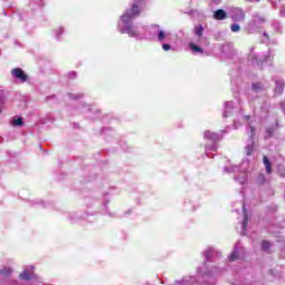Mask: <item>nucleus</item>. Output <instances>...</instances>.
<instances>
[{
    "label": "nucleus",
    "mask_w": 285,
    "mask_h": 285,
    "mask_svg": "<svg viewBox=\"0 0 285 285\" xmlns=\"http://www.w3.org/2000/svg\"><path fill=\"white\" fill-rule=\"evenodd\" d=\"M6 101V94L3 90H0V104H3Z\"/></svg>",
    "instance_id": "36"
},
{
    "label": "nucleus",
    "mask_w": 285,
    "mask_h": 285,
    "mask_svg": "<svg viewBox=\"0 0 285 285\" xmlns=\"http://www.w3.org/2000/svg\"><path fill=\"white\" fill-rule=\"evenodd\" d=\"M255 132L256 129L253 127V125L248 124L247 126V135H248V140L245 146V155L246 157H250L253 153H255Z\"/></svg>",
    "instance_id": "8"
},
{
    "label": "nucleus",
    "mask_w": 285,
    "mask_h": 285,
    "mask_svg": "<svg viewBox=\"0 0 285 285\" xmlns=\"http://www.w3.org/2000/svg\"><path fill=\"white\" fill-rule=\"evenodd\" d=\"M278 126L279 125L275 122L274 125L266 127L264 139H273V137L275 136V132L277 131Z\"/></svg>",
    "instance_id": "15"
},
{
    "label": "nucleus",
    "mask_w": 285,
    "mask_h": 285,
    "mask_svg": "<svg viewBox=\"0 0 285 285\" xmlns=\"http://www.w3.org/2000/svg\"><path fill=\"white\" fill-rule=\"evenodd\" d=\"M189 50L194 52V55H204V49L194 42H189Z\"/></svg>",
    "instance_id": "23"
},
{
    "label": "nucleus",
    "mask_w": 285,
    "mask_h": 285,
    "mask_svg": "<svg viewBox=\"0 0 285 285\" xmlns=\"http://www.w3.org/2000/svg\"><path fill=\"white\" fill-rule=\"evenodd\" d=\"M279 17H285V8L279 11Z\"/></svg>",
    "instance_id": "40"
},
{
    "label": "nucleus",
    "mask_w": 285,
    "mask_h": 285,
    "mask_svg": "<svg viewBox=\"0 0 285 285\" xmlns=\"http://www.w3.org/2000/svg\"><path fill=\"white\" fill-rule=\"evenodd\" d=\"M271 190V195H275V191H273V189H269Z\"/></svg>",
    "instance_id": "47"
},
{
    "label": "nucleus",
    "mask_w": 285,
    "mask_h": 285,
    "mask_svg": "<svg viewBox=\"0 0 285 285\" xmlns=\"http://www.w3.org/2000/svg\"><path fill=\"white\" fill-rule=\"evenodd\" d=\"M168 37H170V32L164 30L159 24H151L147 28L146 41L157 39L159 43H164Z\"/></svg>",
    "instance_id": "6"
},
{
    "label": "nucleus",
    "mask_w": 285,
    "mask_h": 285,
    "mask_svg": "<svg viewBox=\"0 0 285 285\" xmlns=\"http://www.w3.org/2000/svg\"><path fill=\"white\" fill-rule=\"evenodd\" d=\"M278 175L281 177H285V166L284 165L278 166Z\"/></svg>",
    "instance_id": "34"
},
{
    "label": "nucleus",
    "mask_w": 285,
    "mask_h": 285,
    "mask_svg": "<svg viewBox=\"0 0 285 285\" xmlns=\"http://www.w3.org/2000/svg\"><path fill=\"white\" fill-rule=\"evenodd\" d=\"M228 14L234 23L246 21V12H244V9L239 7H230L228 9Z\"/></svg>",
    "instance_id": "10"
},
{
    "label": "nucleus",
    "mask_w": 285,
    "mask_h": 285,
    "mask_svg": "<svg viewBox=\"0 0 285 285\" xmlns=\"http://www.w3.org/2000/svg\"><path fill=\"white\" fill-rule=\"evenodd\" d=\"M11 75L13 79H17L20 83H26V81H28V75L21 68L12 69Z\"/></svg>",
    "instance_id": "13"
},
{
    "label": "nucleus",
    "mask_w": 285,
    "mask_h": 285,
    "mask_svg": "<svg viewBox=\"0 0 285 285\" xmlns=\"http://www.w3.org/2000/svg\"><path fill=\"white\" fill-rule=\"evenodd\" d=\"M214 3H219L222 0H212Z\"/></svg>",
    "instance_id": "46"
},
{
    "label": "nucleus",
    "mask_w": 285,
    "mask_h": 285,
    "mask_svg": "<svg viewBox=\"0 0 285 285\" xmlns=\"http://www.w3.org/2000/svg\"><path fill=\"white\" fill-rule=\"evenodd\" d=\"M262 43H268L271 41V36H268V32H263Z\"/></svg>",
    "instance_id": "31"
},
{
    "label": "nucleus",
    "mask_w": 285,
    "mask_h": 285,
    "mask_svg": "<svg viewBox=\"0 0 285 285\" xmlns=\"http://www.w3.org/2000/svg\"><path fill=\"white\" fill-rule=\"evenodd\" d=\"M263 163H264L265 170H266L267 175H271V173H273V168H272V165H271V160L268 159L267 156L263 157Z\"/></svg>",
    "instance_id": "25"
},
{
    "label": "nucleus",
    "mask_w": 285,
    "mask_h": 285,
    "mask_svg": "<svg viewBox=\"0 0 285 285\" xmlns=\"http://www.w3.org/2000/svg\"><path fill=\"white\" fill-rule=\"evenodd\" d=\"M127 214H128V215H130V210H129V212H127Z\"/></svg>",
    "instance_id": "50"
},
{
    "label": "nucleus",
    "mask_w": 285,
    "mask_h": 285,
    "mask_svg": "<svg viewBox=\"0 0 285 285\" xmlns=\"http://www.w3.org/2000/svg\"><path fill=\"white\" fill-rule=\"evenodd\" d=\"M227 129H223L219 132L206 130L204 132V139H207L208 141L213 142L222 141L224 139V135H227Z\"/></svg>",
    "instance_id": "12"
},
{
    "label": "nucleus",
    "mask_w": 285,
    "mask_h": 285,
    "mask_svg": "<svg viewBox=\"0 0 285 285\" xmlns=\"http://www.w3.org/2000/svg\"><path fill=\"white\" fill-rule=\"evenodd\" d=\"M50 99H55V96H48V97L46 98V101H50Z\"/></svg>",
    "instance_id": "41"
},
{
    "label": "nucleus",
    "mask_w": 285,
    "mask_h": 285,
    "mask_svg": "<svg viewBox=\"0 0 285 285\" xmlns=\"http://www.w3.org/2000/svg\"><path fill=\"white\" fill-rule=\"evenodd\" d=\"M269 210H272V213H276L277 212V205H273L272 207H269Z\"/></svg>",
    "instance_id": "38"
},
{
    "label": "nucleus",
    "mask_w": 285,
    "mask_h": 285,
    "mask_svg": "<svg viewBox=\"0 0 285 285\" xmlns=\"http://www.w3.org/2000/svg\"><path fill=\"white\" fill-rule=\"evenodd\" d=\"M247 1H249L250 3H257V2H259V0H247Z\"/></svg>",
    "instance_id": "43"
},
{
    "label": "nucleus",
    "mask_w": 285,
    "mask_h": 285,
    "mask_svg": "<svg viewBox=\"0 0 285 285\" xmlns=\"http://www.w3.org/2000/svg\"><path fill=\"white\" fill-rule=\"evenodd\" d=\"M245 119H250V116H245Z\"/></svg>",
    "instance_id": "48"
},
{
    "label": "nucleus",
    "mask_w": 285,
    "mask_h": 285,
    "mask_svg": "<svg viewBox=\"0 0 285 285\" xmlns=\"http://www.w3.org/2000/svg\"><path fill=\"white\" fill-rule=\"evenodd\" d=\"M264 23H266V19L258 13H255L247 24V30L250 32V35H254V32H257V30H259Z\"/></svg>",
    "instance_id": "9"
},
{
    "label": "nucleus",
    "mask_w": 285,
    "mask_h": 285,
    "mask_svg": "<svg viewBox=\"0 0 285 285\" xmlns=\"http://www.w3.org/2000/svg\"><path fill=\"white\" fill-rule=\"evenodd\" d=\"M244 219L242 222V235H246L248 228V209H246V203H243Z\"/></svg>",
    "instance_id": "16"
},
{
    "label": "nucleus",
    "mask_w": 285,
    "mask_h": 285,
    "mask_svg": "<svg viewBox=\"0 0 285 285\" xmlns=\"http://www.w3.org/2000/svg\"><path fill=\"white\" fill-rule=\"evenodd\" d=\"M250 90L255 92L256 95H259V92H264L266 90V85L264 82H253L250 86Z\"/></svg>",
    "instance_id": "18"
},
{
    "label": "nucleus",
    "mask_w": 285,
    "mask_h": 285,
    "mask_svg": "<svg viewBox=\"0 0 285 285\" xmlns=\"http://www.w3.org/2000/svg\"><path fill=\"white\" fill-rule=\"evenodd\" d=\"M72 79H77V72L72 71Z\"/></svg>",
    "instance_id": "44"
},
{
    "label": "nucleus",
    "mask_w": 285,
    "mask_h": 285,
    "mask_svg": "<svg viewBox=\"0 0 285 285\" xmlns=\"http://www.w3.org/2000/svg\"><path fill=\"white\" fill-rule=\"evenodd\" d=\"M72 128H73V130H79V124L73 122Z\"/></svg>",
    "instance_id": "39"
},
{
    "label": "nucleus",
    "mask_w": 285,
    "mask_h": 285,
    "mask_svg": "<svg viewBox=\"0 0 285 285\" xmlns=\"http://www.w3.org/2000/svg\"><path fill=\"white\" fill-rule=\"evenodd\" d=\"M20 279H23L24 282H30V279H32V274H30L28 271H23L20 275H19Z\"/></svg>",
    "instance_id": "28"
},
{
    "label": "nucleus",
    "mask_w": 285,
    "mask_h": 285,
    "mask_svg": "<svg viewBox=\"0 0 285 285\" xmlns=\"http://www.w3.org/2000/svg\"><path fill=\"white\" fill-rule=\"evenodd\" d=\"M271 275H274V277H275V273H273V271H271Z\"/></svg>",
    "instance_id": "49"
},
{
    "label": "nucleus",
    "mask_w": 285,
    "mask_h": 285,
    "mask_svg": "<svg viewBox=\"0 0 285 285\" xmlns=\"http://www.w3.org/2000/svg\"><path fill=\"white\" fill-rule=\"evenodd\" d=\"M233 110H235V102H233V101H225V104H224V112H223L224 119L230 117L233 115Z\"/></svg>",
    "instance_id": "14"
},
{
    "label": "nucleus",
    "mask_w": 285,
    "mask_h": 285,
    "mask_svg": "<svg viewBox=\"0 0 285 285\" xmlns=\"http://www.w3.org/2000/svg\"><path fill=\"white\" fill-rule=\"evenodd\" d=\"M85 95L81 92L78 94H73L72 95V106H73V110H76V112H83V114H88V118L89 119H97L99 116V112H101V110L97 109L96 107H92L90 105H87L83 100Z\"/></svg>",
    "instance_id": "2"
},
{
    "label": "nucleus",
    "mask_w": 285,
    "mask_h": 285,
    "mask_svg": "<svg viewBox=\"0 0 285 285\" xmlns=\"http://www.w3.org/2000/svg\"><path fill=\"white\" fill-rule=\"evenodd\" d=\"M12 273L13 271L11 267L0 268V285H22L21 282L11 278Z\"/></svg>",
    "instance_id": "7"
},
{
    "label": "nucleus",
    "mask_w": 285,
    "mask_h": 285,
    "mask_svg": "<svg viewBox=\"0 0 285 285\" xmlns=\"http://www.w3.org/2000/svg\"><path fill=\"white\" fill-rule=\"evenodd\" d=\"M245 250L244 246L242 245V242H237L234 245V249L228 256L229 262H237V259H244Z\"/></svg>",
    "instance_id": "11"
},
{
    "label": "nucleus",
    "mask_w": 285,
    "mask_h": 285,
    "mask_svg": "<svg viewBox=\"0 0 285 285\" xmlns=\"http://www.w3.org/2000/svg\"><path fill=\"white\" fill-rule=\"evenodd\" d=\"M278 244H281V257L285 259V237L282 236L277 239Z\"/></svg>",
    "instance_id": "27"
},
{
    "label": "nucleus",
    "mask_w": 285,
    "mask_h": 285,
    "mask_svg": "<svg viewBox=\"0 0 285 285\" xmlns=\"http://www.w3.org/2000/svg\"><path fill=\"white\" fill-rule=\"evenodd\" d=\"M262 110H264V112H265L266 115H268V108L262 107Z\"/></svg>",
    "instance_id": "42"
},
{
    "label": "nucleus",
    "mask_w": 285,
    "mask_h": 285,
    "mask_svg": "<svg viewBox=\"0 0 285 285\" xmlns=\"http://www.w3.org/2000/svg\"><path fill=\"white\" fill-rule=\"evenodd\" d=\"M0 114H1V109H0Z\"/></svg>",
    "instance_id": "52"
},
{
    "label": "nucleus",
    "mask_w": 285,
    "mask_h": 285,
    "mask_svg": "<svg viewBox=\"0 0 285 285\" xmlns=\"http://www.w3.org/2000/svg\"><path fill=\"white\" fill-rule=\"evenodd\" d=\"M269 233H274L272 229H269Z\"/></svg>",
    "instance_id": "51"
},
{
    "label": "nucleus",
    "mask_w": 285,
    "mask_h": 285,
    "mask_svg": "<svg viewBox=\"0 0 285 285\" xmlns=\"http://www.w3.org/2000/svg\"><path fill=\"white\" fill-rule=\"evenodd\" d=\"M220 52L223 57L226 59H235L236 68L235 70L229 71V76L235 79V77H239L242 75V67L239 66L242 63V59L237 58V52L235 51V47H233V43H225L220 47Z\"/></svg>",
    "instance_id": "5"
},
{
    "label": "nucleus",
    "mask_w": 285,
    "mask_h": 285,
    "mask_svg": "<svg viewBox=\"0 0 285 285\" xmlns=\"http://www.w3.org/2000/svg\"><path fill=\"white\" fill-rule=\"evenodd\" d=\"M275 85H276L275 95H282L284 92V82L281 80H276Z\"/></svg>",
    "instance_id": "26"
},
{
    "label": "nucleus",
    "mask_w": 285,
    "mask_h": 285,
    "mask_svg": "<svg viewBox=\"0 0 285 285\" xmlns=\"http://www.w3.org/2000/svg\"><path fill=\"white\" fill-rule=\"evenodd\" d=\"M274 243L271 240H262L261 243V250L263 253H271V248H273Z\"/></svg>",
    "instance_id": "21"
},
{
    "label": "nucleus",
    "mask_w": 285,
    "mask_h": 285,
    "mask_svg": "<svg viewBox=\"0 0 285 285\" xmlns=\"http://www.w3.org/2000/svg\"><path fill=\"white\" fill-rule=\"evenodd\" d=\"M272 28H274L275 32H282V23L279 21H272Z\"/></svg>",
    "instance_id": "30"
},
{
    "label": "nucleus",
    "mask_w": 285,
    "mask_h": 285,
    "mask_svg": "<svg viewBox=\"0 0 285 285\" xmlns=\"http://www.w3.org/2000/svg\"><path fill=\"white\" fill-rule=\"evenodd\" d=\"M250 166V160L248 158L243 159L240 163V166H230V167H224V173H239L238 176H235V181H238L240 186H244L248 181V168Z\"/></svg>",
    "instance_id": "4"
},
{
    "label": "nucleus",
    "mask_w": 285,
    "mask_h": 285,
    "mask_svg": "<svg viewBox=\"0 0 285 285\" xmlns=\"http://www.w3.org/2000/svg\"><path fill=\"white\" fill-rule=\"evenodd\" d=\"M217 148H219V145H217V142H213L210 145H206L205 146L206 157L213 158V155H210V153H217Z\"/></svg>",
    "instance_id": "19"
},
{
    "label": "nucleus",
    "mask_w": 285,
    "mask_h": 285,
    "mask_svg": "<svg viewBox=\"0 0 285 285\" xmlns=\"http://www.w3.org/2000/svg\"><path fill=\"white\" fill-rule=\"evenodd\" d=\"M145 0H135L131 7L120 16L117 24V30L120 35H128L136 41H146V35L148 33V27L135 23V19L141 14V2Z\"/></svg>",
    "instance_id": "1"
},
{
    "label": "nucleus",
    "mask_w": 285,
    "mask_h": 285,
    "mask_svg": "<svg viewBox=\"0 0 285 285\" xmlns=\"http://www.w3.org/2000/svg\"><path fill=\"white\" fill-rule=\"evenodd\" d=\"M230 30L232 32H239V30H242V27L239 26V23H233L230 24Z\"/></svg>",
    "instance_id": "32"
},
{
    "label": "nucleus",
    "mask_w": 285,
    "mask_h": 285,
    "mask_svg": "<svg viewBox=\"0 0 285 285\" xmlns=\"http://www.w3.org/2000/svg\"><path fill=\"white\" fill-rule=\"evenodd\" d=\"M276 226H277V228H285V218L284 219H279V218H277V220H276Z\"/></svg>",
    "instance_id": "33"
},
{
    "label": "nucleus",
    "mask_w": 285,
    "mask_h": 285,
    "mask_svg": "<svg viewBox=\"0 0 285 285\" xmlns=\"http://www.w3.org/2000/svg\"><path fill=\"white\" fill-rule=\"evenodd\" d=\"M204 26L203 24H197L194 27L193 32L195 37H198V41H202V38L204 37Z\"/></svg>",
    "instance_id": "20"
},
{
    "label": "nucleus",
    "mask_w": 285,
    "mask_h": 285,
    "mask_svg": "<svg viewBox=\"0 0 285 285\" xmlns=\"http://www.w3.org/2000/svg\"><path fill=\"white\" fill-rule=\"evenodd\" d=\"M227 17L228 12H226V10L224 9H217L213 13V18L215 19V21H224V19H227Z\"/></svg>",
    "instance_id": "17"
},
{
    "label": "nucleus",
    "mask_w": 285,
    "mask_h": 285,
    "mask_svg": "<svg viewBox=\"0 0 285 285\" xmlns=\"http://www.w3.org/2000/svg\"><path fill=\"white\" fill-rule=\"evenodd\" d=\"M257 184L259 186H265V184H268V178H266V176H264V174H259L257 176Z\"/></svg>",
    "instance_id": "29"
},
{
    "label": "nucleus",
    "mask_w": 285,
    "mask_h": 285,
    "mask_svg": "<svg viewBox=\"0 0 285 285\" xmlns=\"http://www.w3.org/2000/svg\"><path fill=\"white\" fill-rule=\"evenodd\" d=\"M63 32H66L63 27H58V28L53 29L55 39H57V41H61V39H63Z\"/></svg>",
    "instance_id": "22"
},
{
    "label": "nucleus",
    "mask_w": 285,
    "mask_h": 285,
    "mask_svg": "<svg viewBox=\"0 0 285 285\" xmlns=\"http://www.w3.org/2000/svg\"><path fill=\"white\" fill-rule=\"evenodd\" d=\"M104 207L108 208V200L104 203Z\"/></svg>",
    "instance_id": "45"
},
{
    "label": "nucleus",
    "mask_w": 285,
    "mask_h": 285,
    "mask_svg": "<svg viewBox=\"0 0 285 285\" xmlns=\"http://www.w3.org/2000/svg\"><path fill=\"white\" fill-rule=\"evenodd\" d=\"M11 126L13 128H21L23 127V118L21 117H13V119L11 120Z\"/></svg>",
    "instance_id": "24"
},
{
    "label": "nucleus",
    "mask_w": 285,
    "mask_h": 285,
    "mask_svg": "<svg viewBox=\"0 0 285 285\" xmlns=\"http://www.w3.org/2000/svg\"><path fill=\"white\" fill-rule=\"evenodd\" d=\"M275 58V53L273 50H268L265 52L250 53L249 61L257 70H264V65L273 66V59Z\"/></svg>",
    "instance_id": "3"
},
{
    "label": "nucleus",
    "mask_w": 285,
    "mask_h": 285,
    "mask_svg": "<svg viewBox=\"0 0 285 285\" xmlns=\"http://www.w3.org/2000/svg\"><path fill=\"white\" fill-rule=\"evenodd\" d=\"M239 126H242V122L235 120V121H234V128L237 129V128H239Z\"/></svg>",
    "instance_id": "37"
},
{
    "label": "nucleus",
    "mask_w": 285,
    "mask_h": 285,
    "mask_svg": "<svg viewBox=\"0 0 285 285\" xmlns=\"http://www.w3.org/2000/svg\"><path fill=\"white\" fill-rule=\"evenodd\" d=\"M163 50L168 52V50H175V47H171L169 43H163Z\"/></svg>",
    "instance_id": "35"
}]
</instances>
